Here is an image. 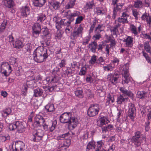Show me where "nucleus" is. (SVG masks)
I'll return each instance as SVG.
<instances>
[{"mask_svg": "<svg viewBox=\"0 0 151 151\" xmlns=\"http://www.w3.org/2000/svg\"><path fill=\"white\" fill-rule=\"evenodd\" d=\"M46 15L43 13H40L39 14L38 16L37 17V21H40V22H42L46 19Z\"/></svg>", "mask_w": 151, "mask_h": 151, "instance_id": "obj_33", "label": "nucleus"}, {"mask_svg": "<svg viewBox=\"0 0 151 151\" xmlns=\"http://www.w3.org/2000/svg\"><path fill=\"white\" fill-rule=\"evenodd\" d=\"M150 124V122L149 120L145 122V130L146 131L148 132L150 129L149 125Z\"/></svg>", "mask_w": 151, "mask_h": 151, "instance_id": "obj_64", "label": "nucleus"}, {"mask_svg": "<svg viewBox=\"0 0 151 151\" xmlns=\"http://www.w3.org/2000/svg\"><path fill=\"white\" fill-rule=\"evenodd\" d=\"M100 105L96 104L90 105L87 110V114L90 117H92L97 115L100 110Z\"/></svg>", "mask_w": 151, "mask_h": 151, "instance_id": "obj_3", "label": "nucleus"}, {"mask_svg": "<svg viewBox=\"0 0 151 151\" xmlns=\"http://www.w3.org/2000/svg\"><path fill=\"white\" fill-rule=\"evenodd\" d=\"M111 32H113V35H117L118 33V29L114 26L110 29Z\"/></svg>", "mask_w": 151, "mask_h": 151, "instance_id": "obj_57", "label": "nucleus"}, {"mask_svg": "<svg viewBox=\"0 0 151 151\" xmlns=\"http://www.w3.org/2000/svg\"><path fill=\"white\" fill-rule=\"evenodd\" d=\"M105 70H107L108 71H111L113 69V67L110 65H107L103 67Z\"/></svg>", "mask_w": 151, "mask_h": 151, "instance_id": "obj_60", "label": "nucleus"}, {"mask_svg": "<svg viewBox=\"0 0 151 151\" xmlns=\"http://www.w3.org/2000/svg\"><path fill=\"white\" fill-rule=\"evenodd\" d=\"M68 123L67 124L69 129H73L75 128L78 123V121L76 117L72 116V115L69 118Z\"/></svg>", "mask_w": 151, "mask_h": 151, "instance_id": "obj_6", "label": "nucleus"}, {"mask_svg": "<svg viewBox=\"0 0 151 151\" xmlns=\"http://www.w3.org/2000/svg\"><path fill=\"white\" fill-rule=\"evenodd\" d=\"M147 93L143 91H138L136 94V97L140 99H143L147 97Z\"/></svg>", "mask_w": 151, "mask_h": 151, "instance_id": "obj_28", "label": "nucleus"}, {"mask_svg": "<svg viewBox=\"0 0 151 151\" xmlns=\"http://www.w3.org/2000/svg\"><path fill=\"white\" fill-rule=\"evenodd\" d=\"M71 140L70 139H65L63 141V143L62 147H68L70 144Z\"/></svg>", "mask_w": 151, "mask_h": 151, "instance_id": "obj_42", "label": "nucleus"}, {"mask_svg": "<svg viewBox=\"0 0 151 151\" xmlns=\"http://www.w3.org/2000/svg\"><path fill=\"white\" fill-rule=\"evenodd\" d=\"M149 16V14L145 12L142 16L141 19L142 20L146 21Z\"/></svg>", "mask_w": 151, "mask_h": 151, "instance_id": "obj_51", "label": "nucleus"}, {"mask_svg": "<svg viewBox=\"0 0 151 151\" xmlns=\"http://www.w3.org/2000/svg\"><path fill=\"white\" fill-rule=\"evenodd\" d=\"M94 5V4L93 0H92L91 1H89L87 2L86 4L84 7V9L86 11H87L88 10L92 9Z\"/></svg>", "mask_w": 151, "mask_h": 151, "instance_id": "obj_26", "label": "nucleus"}, {"mask_svg": "<svg viewBox=\"0 0 151 151\" xmlns=\"http://www.w3.org/2000/svg\"><path fill=\"white\" fill-rule=\"evenodd\" d=\"M15 151H23L25 147L24 143L21 141H18L15 143Z\"/></svg>", "mask_w": 151, "mask_h": 151, "instance_id": "obj_12", "label": "nucleus"}, {"mask_svg": "<svg viewBox=\"0 0 151 151\" xmlns=\"http://www.w3.org/2000/svg\"><path fill=\"white\" fill-rule=\"evenodd\" d=\"M128 98H124L122 95L118 96L116 102L118 104H125L127 101Z\"/></svg>", "mask_w": 151, "mask_h": 151, "instance_id": "obj_25", "label": "nucleus"}, {"mask_svg": "<svg viewBox=\"0 0 151 151\" xmlns=\"http://www.w3.org/2000/svg\"><path fill=\"white\" fill-rule=\"evenodd\" d=\"M41 118H42V117L40 115H37L35 118V122L37 124L38 122H39L40 120L41 119Z\"/></svg>", "mask_w": 151, "mask_h": 151, "instance_id": "obj_63", "label": "nucleus"}, {"mask_svg": "<svg viewBox=\"0 0 151 151\" xmlns=\"http://www.w3.org/2000/svg\"><path fill=\"white\" fill-rule=\"evenodd\" d=\"M86 68L85 67H83L81 68L79 73L80 75L82 76L84 75L86 73Z\"/></svg>", "mask_w": 151, "mask_h": 151, "instance_id": "obj_59", "label": "nucleus"}, {"mask_svg": "<svg viewBox=\"0 0 151 151\" xmlns=\"http://www.w3.org/2000/svg\"><path fill=\"white\" fill-rule=\"evenodd\" d=\"M57 124V121L54 120L53 121H50L49 125L45 123L42 125V126H43V129L45 131L49 130L50 132H52L55 129Z\"/></svg>", "mask_w": 151, "mask_h": 151, "instance_id": "obj_7", "label": "nucleus"}, {"mask_svg": "<svg viewBox=\"0 0 151 151\" xmlns=\"http://www.w3.org/2000/svg\"><path fill=\"white\" fill-rule=\"evenodd\" d=\"M45 2V0H33L32 1L34 5L37 7H42Z\"/></svg>", "mask_w": 151, "mask_h": 151, "instance_id": "obj_23", "label": "nucleus"}, {"mask_svg": "<svg viewBox=\"0 0 151 151\" xmlns=\"http://www.w3.org/2000/svg\"><path fill=\"white\" fill-rule=\"evenodd\" d=\"M146 139L145 137H144L141 132L137 131L134 133V135L132 137L131 141L136 147H138L141 146L144 140L145 142Z\"/></svg>", "mask_w": 151, "mask_h": 151, "instance_id": "obj_2", "label": "nucleus"}, {"mask_svg": "<svg viewBox=\"0 0 151 151\" xmlns=\"http://www.w3.org/2000/svg\"><path fill=\"white\" fill-rule=\"evenodd\" d=\"M50 5L55 10L58 9L60 8V3L58 1L51 2Z\"/></svg>", "mask_w": 151, "mask_h": 151, "instance_id": "obj_35", "label": "nucleus"}, {"mask_svg": "<svg viewBox=\"0 0 151 151\" xmlns=\"http://www.w3.org/2000/svg\"><path fill=\"white\" fill-rule=\"evenodd\" d=\"M26 84L28 87L33 88L35 84V82L33 80H31L30 81L28 80L27 81Z\"/></svg>", "mask_w": 151, "mask_h": 151, "instance_id": "obj_39", "label": "nucleus"}, {"mask_svg": "<svg viewBox=\"0 0 151 151\" xmlns=\"http://www.w3.org/2000/svg\"><path fill=\"white\" fill-rule=\"evenodd\" d=\"M143 55L145 58L148 62L151 63V60L150 58L148 56V55L147 53L145 52H143Z\"/></svg>", "mask_w": 151, "mask_h": 151, "instance_id": "obj_62", "label": "nucleus"}, {"mask_svg": "<svg viewBox=\"0 0 151 151\" xmlns=\"http://www.w3.org/2000/svg\"><path fill=\"white\" fill-rule=\"evenodd\" d=\"M3 66H5V68L8 69L9 74H10L12 72L11 67L7 62L4 63H3Z\"/></svg>", "mask_w": 151, "mask_h": 151, "instance_id": "obj_52", "label": "nucleus"}, {"mask_svg": "<svg viewBox=\"0 0 151 151\" xmlns=\"http://www.w3.org/2000/svg\"><path fill=\"white\" fill-rule=\"evenodd\" d=\"M130 29L134 35L136 36L137 35L138 32L137 30V28L134 25L131 24L130 25Z\"/></svg>", "mask_w": 151, "mask_h": 151, "instance_id": "obj_37", "label": "nucleus"}, {"mask_svg": "<svg viewBox=\"0 0 151 151\" xmlns=\"http://www.w3.org/2000/svg\"><path fill=\"white\" fill-rule=\"evenodd\" d=\"M62 37V35L61 34V32L59 30H58L55 35V39L56 40L60 39Z\"/></svg>", "mask_w": 151, "mask_h": 151, "instance_id": "obj_49", "label": "nucleus"}, {"mask_svg": "<svg viewBox=\"0 0 151 151\" xmlns=\"http://www.w3.org/2000/svg\"><path fill=\"white\" fill-rule=\"evenodd\" d=\"M33 135L34 137L33 139L34 141L37 142L42 139L44 135V132L42 130L39 129L34 131Z\"/></svg>", "mask_w": 151, "mask_h": 151, "instance_id": "obj_5", "label": "nucleus"}, {"mask_svg": "<svg viewBox=\"0 0 151 151\" xmlns=\"http://www.w3.org/2000/svg\"><path fill=\"white\" fill-rule=\"evenodd\" d=\"M4 5L9 9L13 8L14 6V2L13 0H3Z\"/></svg>", "mask_w": 151, "mask_h": 151, "instance_id": "obj_18", "label": "nucleus"}, {"mask_svg": "<svg viewBox=\"0 0 151 151\" xmlns=\"http://www.w3.org/2000/svg\"><path fill=\"white\" fill-rule=\"evenodd\" d=\"M3 113H2V115H3V114H6V115L5 116H6L11 114L12 112V110L10 108H8L3 110Z\"/></svg>", "mask_w": 151, "mask_h": 151, "instance_id": "obj_50", "label": "nucleus"}, {"mask_svg": "<svg viewBox=\"0 0 151 151\" xmlns=\"http://www.w3.org/2000/svg\"><path fill=\"white\" fill-rule=\"evenodd\" d=\"M83 91L82 90H76L75 91L76 96L78 98H82L83 97Z\"/></svg>", "mask_w": 151, "mask_h": 151, "instance_id": "obj_43", "label": "nucleus"}, {"mask_svg": "<svg viewBox=\"0 0 151 151\" xmlns=\"http://www.w3.org/2000/svg\"><path fill=\"white\" fill-rule=\"evenodd\" d=\"M109 76H108V78L109 79V81L114 84H116L118 80V77H116L114 76H110V78L109 79Z\"/></svg>", "mask_w": 151, "mask_h": 151, "instance_id": "obj_41", "label": "nucleus"}, {"mask_svg": "<svg viewBox=\"0 0 151 151\" xmlns=\"http://www.w3.org/2000/svg\"><path fill=\"white\" fill-rule=\"evenodd\" d=\"M96 147V142L93 139L88 142L86 146V150L89 151L91 149H94Z\"/></svg>", "mask_w": 151, "mask_h": 151, "instance_id": "obj_24", "label": "nucleus"}, {"mask_svg": "<svg viewBox=\"0 0 151 151\" xmlns=\"http://www.w3.org/2000/svg\"><path fill=\"white\" fill-rule=\"evenodd\" d=\"M97 21L96 18L93 21V24L91 25L90 27V29L89 30L88 32L89 34H91V33L93 32V31L94 28H95V26L96 24Z\"/></svg>", "mask_w": 151, "mask_h": 151, "instance_id": "obj_34", "label": "nucleus"}, {"mask_svg": "<svg viewBox=\"0 0 151 151\" xmlns=\"http://www.w3.org/2000/svg\"><path fill=\"white\" fill-rule=\"evenodd\" d=\"M42 35H41V37L42 39H44L45 38L49 39L50 37V32L48 29L47 27L42 28Z\"/></svg>", "mask_w": 151, "mask_h": 151, "instance_id": "obj_16", "label": "nucleus"}, {"mask_svg": "<svg viewBox=\"0 0 151 151\" xmlns=\"http://www.w3.org/2000/svg\"><path fill=\"white\" fill-rule=\"evenodd\" d=\"M129 16L128 14L124 12H123L121 17H119L118 18V22H119L122 23L123 24L127 23L128 22L127 17Z\"/></svg>", "mask_w": 151, "mask_h": 151, "instance_id": "obj_19", "label": "nucleus"}, {"mask_svg": "<svg viewBox=\"0 0 151 151\" xmlns=\"http://www.w3.org/2000/svg\"><path fill=\"white\" fill-rule=\"evenodd\" d=\"M69 134H70L68 132L58 136L57 137V139L58 140H62L65 139L66 137L68 136Z\"/></svg>", "mask_w": 151, "mask_h": 151, "instance_id": "obj_44", "label": "nucleus"}, {"mask_svg": "<svg viewBox=\"0 0 151 151\" xmlns=\"http://www.w3.org/2000/svg\"><path fill=\"white\" fill-rule=\"evenodd\" d=\"M41 44L42 47L37 48L32 54L33 60L36 62L39 63L45 61L49 55L47 49L43 47V46L45 47V44L43 42Z\"/></svg>", "mask_w": 151, "mask_h": 151, "instance_id": "obj_1", "label": "nucleus"}, {"mask_svg": "<svg viewBox=\"0 0 151 151\" xmlns=\"http://www.w3.org/2000/svg\"><path fill=\"white\" fill-rule=\"evenodd\" d=\"M105 44L103 42H101L97 47L98 50L99 52L102 51V49L105 47Z\"/></svg>", "mask_w": 151, "mask_h": 151, "instance_id": "obj_54", "label": "nucleus"}, {"mask_svg": "<svg viewBox=\"0 0 151 151\" xmlns=\"http://www.w3.org/2000/svg\"><path fill=\"white\" fill-rule=\"evenodd\" d=\"M119 90L124 96L130 97L131 99L133 98L134 94L130 91L126 89L124 87H120Z\"/></svg>", "mask_w": 151, "mask_h": 151, "instance_id": "obj_14", "label": "nucleus"}, {"mask_svg": "<svg viewBox=\"0 0 151 151\" xmlns=\"http://www.w3.org/2000/svg\"><path fill=\"white\" fill-rule=\"evenodd\" d=\"M33 91V96L35 97L42 96L43 93V90L39 88H37L36 89H34Z\"/></svg>", "mask_w": 151, "mask_h": 151, "instance_id": "obj_21", "label": "nucleus"}, {"mask_svg": "<svg viewBox=\"0 0 151 151\" xmlns=\"http://www.w3.org/2000/svg\"><path fill=\"white\" fill-rule=\"evenodd\" d=\"M90 34L89 33L88 35L85 37V39L84 40L85 41L83 43V45H86L89 42L91 37Z\"/></svg>", "mask_w": 151, "mask_h": 151, "instance_id": "obj_56", "label": "nucleus"}, {"mask_svg": "<svg viewBox=\"0 0 151 151\" xmlns=\"http://www.w3.org/2000/svg\"><path fill=\"white\" fill-rule=\"evenodd\" d=\"M71 115L70 112H65L60 116V121L61 123L63 124L68 123L69 118Z\"/></svg>", "mask_w": 151, "mask_h": 151, "instance_id": "obj_11", "label": "nucleus"}, {"mask_svg": "<svg viewBox=\"0 0 151 151\" xmlns=\"http://www.w3.org/2000/svg\"><path fill=\"white\" fill-rule=\"evenodd\" d=\"M144 48L147 52L149 53L151 52L150 47L148 42L144 43Z\"/></svg>", "mask_w": 151, "mask_h": 151, "instance_id": "obj_46", "label": "nucleus"}, {"mask_svg": "<svg viewBox=\"0 0 151 151\" xmlns=\"http://www.w3.org/2000/svg\"><path fill=\"white\" fill-rule=\"evenodd\" d=\"M89 46L90 47V50L93 53L96 52V50L98 47L97 43L96 42L94 41L91 42L89 44Z\"/></svg>", "mask_w": 151, "mask_h": 151, "instance_id": "obj_30", "label": "nucleus"}, {"mask_svg": "<svg viewBox=\"0 0 151 151\" xmlns=\"http://www.w3.org/2000/svg\"><path fill=\"white\" fill-rule=\"evenodd\" d=\"M84 18L82 16L80 15L78 16L76 20V22L75 24H80L83 21Z\"/></svg>", "mask_w": 151, "mask_h": 151, "instance_id": "obj_47", "label": "nucleus"}, {"mask_svg": "<svg viewBox=\"0 0 151 151\" xmlns=\"http://www.w3.org/2000/svg\"><path fill=\"white\" fill-rule=\"evenodd\" d=\"M136 109L134 105L131 103L129 106L128 116L132 121H133L136 114Z\"/></svg>", "mask_w": 151, "mask_h": 151, "instance_id": "obj_10", "label": "nucleus"}, {"mask_svg": "<svg viewBox=\"0 0 151 151\" xmlns=\"http://www.w3.org/2000/svg\"><path fill=\"white\" fill-rule=\"evenodd\" d=\"M63 23L64 20L61 19L56 24V28L58 30H59L61 28V26L63 25Z\"/></svg>", "mask_w": 151, "mask_h": 151, "instance_id": "obj_48", "label": "nucleus"}, {"mask_svg": "<svg viewBox=\"0 0 151 151\" xmlns=\"http://www.w3.org/2000/svg\"><path fill=\"white\" fill-rule=\"evenodd\" d=\"M132 14L135 17V19L137 20L138 19V16L139 15V12L136 9H132Z\"/></svg>", "mask_w": 151, "mask_h": 151, "instance_id": "obj_38", "label": "nucleus"}, {"mask_svg": "<svg viewBox=\"0 0 151 151\" xmlns=\"http://www.w3.org/2000/svg\"><path fill=\"white\" fill-rule=\"evenodd\" d=\"M119 0H112L111 4L114 6V7L116 6L117 4H122L123 5L122 6V7L124 6V4L123 3H118Z\"/></svg>", "mask_w": 151, "mask_h": 151, "instance_id": "obj_53", "label": "nucleus"}, {"mask_svg": "<svg viewBox=\"0 0 151 151\" xmlns=\"http://www.w3.org/2000/svg\"><path fill=\"white\" fill-rule=\"evenodd\" d=\"M109 121L107 118L105 116L101 117L99 120L97 121V125L99 127H101L103 125L107 124Z\"/></svg>", "mask_w": 151, "mask_h": 151, "instance_id": "obj_15", "label": "nucleus"}, {"mask_svg": "<svg viewBox=\"0 0 151 151\" xmlns=\"http://www.w3.org/2000/svg\"><path fill=\"white\" fill-rule=\"evenodd\" d=\"M32 34L33 36L36 38H37L41 31V26L40 24L38 23L34 24L32 27Z\"/></svg>", "mask_w": 151, "mask_h": 151, "instance_id": "obj_8", "label": "nucleus"}, {"mask_svg": "<svg viewBox=\"0 0 151 151\" xmlns=\"http://www.w3.org/2000/svg\"><path fill=\"white\" fill-rule=\"evenodd\" d=\"M39 122H38L36 124V125L38 127H41L42 125H43L44 124L45 122V119L42 117V118H41V119L39 121Z\"/></svg>", "mask_w": 151, "mask_h": 151, "instance_id": "obj_58", "label": "nucleus"}, {"mask_svg": "<svg viewBox=\"0 0 151 151\" xmlns=\"http://www.w3.org/2000/svg\"><path fill=\"white\" fill-rule=\"evenodd\" d=\"M126 42V46L129 47H132L133 45V38L130 36H128L126 39L124 40Z\"/></svg>", "mask_w": 151, "mask_h": 151, "instance_id": "obj_29", "label": "nucleus"}, {"mask_svg": "<svg viewBox=\"0 0 151 151\" xmlns=\"http://www.w3.org/2000/svg\"><path fill=\"white\" fill-rule=\"evenodd\" d=\"M104 144V141L102 140L97 142V148L96 149L104 148L102 147Z\"/></svg>", "mask_w": 151, "mask_h": 151, "instance_id": "obj_45", "label": "nucleus"}, {"mask_svg": "<svg viewBox=\"0 0 151 151\" xmlns=\"http://www.w3.org/2000/svg\"><path fill=\"white\" fill-rule=\"evenodd\" d=\"M13 44L14 47L18 49L22 48L24 46L23 43L19 39H17Z\"/></svg>", "mask_w": 151, "mask_h": 151, "instance_id": "obj_20", "label": "nucleus"}, {"mask_svg": "<svg viewBox=\"0 0 151 151\" xmlns=\"http://www.w3.org/2000/svg\"><path fill=\"white\" fill-rule=\"evenodd\" d=\"M45 108L47 112H53L55 110L54 105L52 104H48L45 106Z\"/></svg>", "mask_w": 151, "mask_h": 151, "instance_id": "obj_31", "label": "nucleus"}, {"mask_svg": "<svg viewBox=\"0 0 151 151\" xmlns=\"http://www.w3.org/2000/svg\"><path fill=\"white\" fill-rule=\"evenodd\" d=\"M5 67V66H3V64H2L1 67V73L2 74H4L5 76H7L9 75V73L7 74V72L6 69Z\"/></svg>", "mask_w": 151, "mask_h": 151, "instance_id": "obj_40", "label": "nucleus"}, {"mask_svg": "<svg viewBox=\"0 0 151 151\" xmlns=\"http://www.w3.org/2000/svg\"><path fill=\"white\" fill-rule=\"evenodd\" d=\"M9 128L11 130L16 129L20 133H22L25 130V127L22 122H20L19 121H16L15 123L9 124Z\"/></svg>", "mask_w": 151, "mask_h": 151, "instance_id": "obj_4", "label": "nucleus"}, {"mask_svg": "<svg viewBox=\"0 0 151 151\" xmlns=\"http://www.w3.org/2000/svg\"><path fill=\"white\" fill-rule=\"evenodd\" d=\"M97 56L96 55L92 56L91 58V59L89 61L90 63L91 64H94L96 61H97L96 59Z\"/></svg>", "mask_w": 151, "mask_h": 151, "instance_id": "obj_55", "label": "nucleus"}, {"mask_svg": "<svg viewBox=\"0 0 151 151\" xmlns=\"http://www.w3.org/2000/svg\"><path fill=\"white\" fill-rule=\"evenodd\" d=\"M83 29V27L82 26L81 24L79 25L77 30L74 31L71 33L70 39H75L80 35H82Z\"/></svg>", "mask_w": 151, "mask_h": 151, "instance_id": "obj_9", "label": "nucleus"}, {"mask_svg": "<svg viewBox=\"0 0 151 151\" xmlns=\"http://www.w3.org/2000/svg\"><path fill=\"white\" fill-rule=\"evenodd\" d=\"M131 79L132 78L129 76H124L122 80V83L123 84H128L130 81H131Z\"/></svg>", "mask_w": 151, "mask_h": 151, "instance_id": "obj_36", "label": "nucleus"}, {"mask_svg": "<svg viewBox=\"0 0 151 151\" xmlns=\"http://www.w3.org/2000/svg\"><path fill=\"white\" fill-rule=\"evenodd\" d=\"M66 65V60L63 59L61 60V62L59 64L58 66L60 68L65 66Z\"/></svg>", "mask_w": 151, "mask_h": 151, "instance_id": "obj_61", "label": "nucleus"}, {"mask_svg": "<svg viewBox=\"0 0 151 151\" xmlns=\"http://www.w3.org/2000/svg\"><path fill=\"white\" fill-rule=\"evenodd\" d=\"M21 14L24 17H27L29 14L30 9L28 6L22 7L20 9Z\"/></svg>", "mask_w": 151, "mask_h": 151, "instance_id": "obj_17", "label": "nucleus"}, {"mask_svg": "<svg viewBox=\"0 0 151 151\" xmlns=\"http://www.w3.org/2000/svg\"><path fill=\"white\" fill-rule=\"evenodd\" d=\"M122 5V4H119L113 8V14L112 17V18L113 19H114L115 18L117 14V12L118 11L119 12L121 11Z\"/></svg>", "mask_w": 151, "mask_h": 151, "instance_id": "obj_22", "label": "nucleus"}, {"mask_svg": "<svg viewBox=\"0 0 151 151\" xmlns=\"http://www.w3.org/2000/svg\"><path fill=\"white\" fill-rule=\"evenodd\" d=\"M144 4L140 0H136L134 2V6L137 9H142L143 8Z\"/></svg>", "mask_w": 151, "mask_h": 151, "instance_id": "obj_27", "label": "nucleus"}, {"mask_svg": "<svg viewBox=\"0 0 151 151\" xmlns=\"http://www.w3.org/2000/svg\"><path fill=\"white\" fill-rule=\"evenodd\" d=\"M76 0H70V1L65 6V8L67 9H68L73 8L75 5Z\"/></svg>", "mask_w": 151, "mask_h": 151, "instance_id": "obj_32", "label": "nucleus"}, {"mask_svg": "<svg viewBox=\"0 0 151 151\" xmlns=\"http://www.w3.org/2000/svg\"><path fill=\"white\" fill-rule=\"evenodd\" d=\"M81 14V13L78 11H75L73 13L70 12V11H68L67 12V17L69 19L71 20V21H73L74 20L73 17H78Z\"/></svg>", "mask_w": 151, "mask_h": 151, "instance_id": "obj_13", "label": "nucleus"}]
</instances>
